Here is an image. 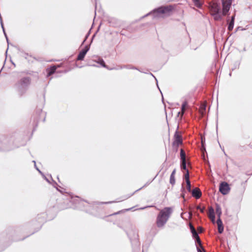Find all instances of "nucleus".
<instances>
[{
  "mask_svg": "<svg viewBox=\"0 0 252 252\" xmlns=\"http://www.w3.org/2000/svg\"><path fill=\"white\" fill-rule=\"evenodd\" d=\"M194 4L198 8H200L202 5V3L200 0H192Z\"/></svg>",
  "mask_w": 252,
  "mask_h": 252,
  "instance_id": "obj_23",
  "label": "nucleus"
},
{
  "mask_svg": "<svg viewBox=\"0 0 252 252\" xmlns=\"http://www.w3.org/2000/svg\"><path fill=\"white\" fill-rule=\"evenodd\" d=\"M194 241H195V245H196V247H197V246H199V247H201V249L203 250V251H205V249H204V248L202 247V244H201V240L200 239L199 237L194 239Z\"/></svg>",
  "mask_w": 252,
  "mask_h": 252,
  "instance_id": "obj_20",
  "label": "nucleus"
},
{
  "mask_svg": "<svg viewBox=\"0 0 252 252\" xmlns=\"http://www.w3.org/2000/svg\"><path fill=\"white\" fill-rule=\"evenodd\" d=\"M201 141H202V144H203V142H205V140H203V138H202V139H201Z\"/></svg>",
  "mask_w": 252,
  "mask_h": 252,
  "instance_id": "obj_49",
  "label": "nucleus"
},
{
  "mask_svg": "<svg viewBox=\"0 0 252 252\" xmlns=\"http://www.w3.org/2000/svg\"><path fill=\"white\" fill-rule=\"evenodd\" d=\"M57 179H58V180H59V177H57ZM60 182V181H59Z\"/></svg>",
  "mask_w": 252,
  "mask_h": 252,
  "instance_id": "obj_54",
  "label": "nucleus"
},
{
  "mask_svg": "<svg viewBox=\"0 0 252 252\" xmlns=\"http://www.w3.org/2000/svg\"><path fill=\"white\" fill-rule=\"evenodd\" d=\"M113 202L112 201H110V202H95V203L96 204H109V203H112Z\"/></svg>",
  "mask_w": 252,
  "mask_h": 252,
  "instance_id": "obj_39",
  "label": "nucleus"
},
{
  "mask_svg": "<svg viewBox=\"0 0 252 252\" xmlns=\"http://www.w3.org/2000/svg\"><path fill=\"white\" fill-rule=\"evenodd\" d=\"M189 228L192 234V237L194 240L199 237L198 233L197 232L193 225L191 224L189 225Z\"/></svg>",
  "mask_w": 252,
  "mask_h": 252,
  "instance_id": "obj_15",
  "label": "nucleus"
},
{
  "mask_svg": "<svg viewBox=\"0 0 252 252\" xmlns=\"http://www.w3.org/2000/svg\"><path fill=\"white\" fill-rule=\"evenodd\" d=\"M181 191L182 192V193L181 194V196L182 198H185L186 190H185V189L184 188L183 185H182V187Z\"/></svg>",
  "mask_w": 252,
  "mask_h": 252,
  "instance_id": "obj_32",
  "label": "nucleus"
},
{
  "mask_svg": "<svg viewBox=\"0 0 252 252\" xmlns=\"http://www.w3.org/2000/svg\"><path fill=\"white\" fill-rule=\"evenodd\" d=\"M86 203H88V204H89V202H87V201H86Z\"/></svg>",
  "mask_w": 252,
  "mask_h": 252,
  "instance_id": "obj_57",
  "label": "nucleus"
},
{
  "mask_svg": "<svg viewBox=\"0 0 252 252\" xmlns=\"http://www.w3.org/2000/svg\"><path fill=\"white\" fill-rule=\"evenodd\" d=\"M0 25H1V28H2V30H3V32H4V27H3V23H2V20H1V21H0Z\"/></svg>",
  "mask_w": 252,
  "mask_h": 252,
  "instance_id": "obj_42",
  "label": "nucleus"
},
{
  "mask_svg": "<svg viewBox=\"0 0 252 252\" xmlns=\"http://www.w3.org/2000/svg\"><path fill=\"white\" fill-rule=\"evenodd\" d=\"M230 188L229 184L226 182H222L219 187V191L223 195L227 194L230 191Z\"/></svg>",
  "mask_w": 252,
  "mask_h": 252,
  "instance_id": "obj_9",
  "label": "nucleus"
},
{
  "mask_svg": "<svg viewBox=\"0 0 252 252\" xmlns=\"http://www.w3.org/2000/svg\"><path fill=\"white\" fill-rule=\"evenodd\" d=\"M4 35H5V38L6 39L7 42V43L8 44H9V42H8V37H7V36L6 34H4Z\"/></svg>",
  "mask_w": 252,
  "mask_h": 252,
  "instance_id": "obj_47",
  "label": "nucleus"
},
{
  "mask_svg": "<svg viewBox=\"0 0 252 252\" xmlns=\"http://www.w3.org/2000/svg\"><path fill=\"white\" fill-rule=\"evenodd\" d=\"M90 49L89 45L85 46V48L82 49L79 53L77 57V60L82 61L83 60L86 54Z\"/></svg>",
  "mask_w": 252,
  "mask_h": 252,
  "instance_id": "obj_11",
  "label": "nucleus"
},
{
  "mask_svg": "<svg viewBox=\"0 0 252 252\" xmlns=\"http://www.w3.org/2000/svg\"><path fill=\"white\" fill-rule=\"evenodd\" d=\"M191 192L192 196L195 197L197 199L199 198L202 195L201 191L198 188H196L192 190H191Z\"/></svg>",
  "mask_w": 252,
  "mask_h": 252,
  "instance_id": "obj_13",
  "label": "nucleus"
},
{
  "mask_svg": "<svg viewBox=\"0 0 252 252\" xmlns=\"http://www.w3.org/2000/svg\"><path fill=\"white\" fill-rule=\"evenodd\" d=\"M85 40H86V39H84V40H83L82 44H83V43L85 42Z\"/></svg>",
  "mask_w": 252,
  "mask_h": 252,
  "instance_id": "obj_52",
  "label": "nucleus"
},
{
  "mask_svg": "<svg viewBox=\"0 0 252 252\" xmlns=\"http://www.w3.org/2000/svg\"><path fill=\"white\" fill-rule=\"evenodd\" d=\"M176 148H175V150H176V151H177L178 149L177 150V147H175Z\"/></svg>",
  "mask_w": 252,
  "mask_h": 252,
  "instance_id": "obj_53",
  "label": "nucleus"
},
{
  "mask_svg": "<svg viewBox=\"0 0 252 252\" xmlns=\"http://www.w3.org/2000/svg\"><path fill=\"white\" fill-rule=\"evenodd\" d=\"M208 211H209V217L214 216V215H215L214 209L212 207L210 206L209 207Z\"/></svg>",
  "mask_w": 252,
  "mask_h": 252,
  "instance_id": "obj_25",
  "label": "nucleus"
},
{
  "mask_svg": "<svg viewBox=\"0 0 252 252\" xmlns=\"http://www.w3.org/2000/svg\"><path fill=\"white\" fill-rule=\"evenodd\" d=\"M213 16L214 19L215 21H220L221 20V16L220 13H216L211 14Z\"/></svg>",
  "mask_w": 252,
  "mask_h": 252,
  "instance_id": "obj_21",
  "label": "nucleus"
},
{
  "mask_svg": "<svg viewBox=\"0 0 252 252\" xmlns=\"http://www.w3.org/2000/svg\"><path fill=\"white\" fill-rule=\"evenodd\" d=\"M86 203H88V204H89V202H87V201H86Z\"/></svg>",
  "mask_w": 252,
  "mask_h": 252,
  "instance_id": "obj_55",
  "label": "nucleus"
},
{
  "mask_svg": "<svg viewBox=\"0 0 252 252\" xmlns=\"http://www.w3.org/2000/svg\"><path fill=\"white\" fill-rule=\"evenodd\" d=\"M147 75V76L145 77L148 78L149 79H151L152 78H154L156 79V77L153 75V74L151 73H145Z\"/></svg>",
  "mask_w": 252,
  "mask_h": 252,
  "instance_id": "obj_34",
  "label": "nucleus"
},
{
  "mask_svg": "<svg viewBox=\"0 0 252 252\" xmlns=\"http://www.w3.org/2000/svg\"><path fill=\"white\" fill-rule=\"evenodd\" d=\"M196 209L199 210L200 212L202 213H203L206 210V207L205 206L201 207L199 205L196 206Z\"/></svg>",
  "mask_w": 252,
  "mask_h": 252,
  "instance_id": "obj_27",
  "label": "nucleus"
},
{
  "mask_svg": "<svg viewBox=\"0 0 252 252\" xmlns=\"http://www.w3.org/2000/svg\"><path fill=\"white\" fill-rule=\"evenodd\" d=\"M180 159L181 160H186V153L182 149L180 150Z\"/></svg>",
  "mask_w": 252,
  "mask_h": 252,
  "instance_id": "obj_24",
  "label": "nucleus"
},
{
  "mask_svg": "<svg viewBox=\"0 0 252 252\" xmlns=\"http://www.w3.org/2000/svg\"><path fill=\"white\" fill-rule=\"evenodd\" d=\"M175 173H176V169H174L172 171V173H171V175H173V176H175Z\"/></svg>",
  "mask_w": 252,
  "mask_h": 252,
  "instance_id": "obj_44",
  "label": "nucleus"
},
{
  "mask_svg": "<svg viewBox=\"0 0 252 252\" xmlns=\"http://www.w3.org/2000/svg\"><path fill=\"white\" fill-rule=\"evenodd\" d=\"M218 232L220 234H221L223 232L224 227L223 224L218 225Z\"/></svg>",
  "mask_w": 252,
  "mask_h": 252,
  "instance_id": "obj_28",
  "label": "nucleus"
},
{
  "mask_svg": "<svg viewBox=\"0 0 252 252\" xmlns=\"http://www.w3.org/2000/svg\"><path fill=\"white\" fill-rule=\"evenodd\" d=\"M186 183L187 185V189L188 191L191 192V183L190 181H187Z\"/></svg>",
  "mask_w": 252,
  "mask_h": 252,
  "instance_id": "obj_29",
  "label": "nucleus"
},
{
  "mask_svg": "<svg viewBox=\"0 0 252 252\" xmlns=\"http://www.w3.org/2000/svg\"><path fill=\"white\" fill-rule=\"evenodd\" d=\"M197 252H203L204 251L201 247H199V246H197L196 248Z\"/></svg>",
  "mask_w": 252,
  "mask_h": 252,
  "instance_id": "obj_40",
  "label": "nucleus"
},
{
  "mask_svg": "<svg viewBox=\"0 0 252 252\" xmlns=\"http://www.w3.org/2000/svg\"><path fill=\"white\" fill-rule=\"evenodd\" d=\"M210 11L212 14L220 13V7L217 3L214 2L210 5Z\"/></svg>",
  "mask_w": 252,
  "mask_h": 252,
  "instance_id": "obj_12",
  "label": "nucleus"
},
{
  "mask_svg": "<svg viewBox=\"0 0 252 252\" xmlns=\"http://www.w3.org/2000/svg\"><path fill=\"white\" fill-rule=\"evenodd\" d=\"M51 178V180H52V181L53 182V186L56 188V189L58 190H59V189H58V187H60V186L57 184V183L54 181L53 180V179H52L51 176H50Z\"/></svg>",
  "mask_w": 252,
  "mask_h": 252,
  "instance_id": "obj_33",
  "label": "nucleus"
},
{
  "mask_svg": "<svg viewBox=\"0 0 252 252\" xmlns=\"http://www.w3.org/2000/svg\"><path fill=\"white\" fill-rule=\"evenodd\" d=\"M206 107H207V106L205 104H203L201 105L200 107H201V109L203 113L205 112L206 109Z\"/></svg>",
  "mask_w": 252,
  "mask_h": 252,
  "instance_id": "obj_35",
  "label": "nucleus"
},
{
  "mask_svg": "<svg viewBox=\"0 0 252 252\" xmlns=\"http://www.w3.org/2000/svg\"><path fill=\"white\" fill-rule=\"evenodd\" d=\"M132 208H128V209H126V211H129L130 210H131Z\"/></svg>",
  "mask_w": 252,
  "mask_h": 252,
  "instance_id": "obj_51",
  "label": "nucleus"
},
{
  "mask_svg": "<svg viewBox=\"0 0 252 252\" xmlns=\"http://www.w3.org/2000/svg\"><path fill=\"white\" fill-rule=\"evenodd\" d=\"M232 2L230 0H222V15L225 16L228 12Z\"/></svg>",
  "mask_w": 252,
  "mask_h": 252,
  "instance_id": "obj_10",
  "label": "nucleus"
},
{
  "mask_svg": "<svg viewBox=\"0 0 252 252\" xmlns=\"http://www.w3.org/2000/svg\"><path fill=\"white\" fill-rule=\"evenodd\" d=\"M217 80H216L215 82V83H214V84H210V87L211 88V89H213L214 88V86H216V84H217Z\"/></svg>",
  "mask_w": 252,
  "mask_h": 252,
  "instance_id": "obj_41",
  "label": "nucleus"
},
{
  "mask_svg": "<svg viewBox=\"0 0 252 252\" xmlns=\"http://www.w3.org/2000/svg\"><path fill=\"white\" fill-rule=\"evenodd\" d=\"M183 178L184 180H185L186 182H187V181H189V170H187V171H185V173H184Z\"/></svg>",
  "mask_w": 252,
  "mask_h": 252,
  "instance_id": "obj_22",
  "label": "nucleus"
},
{
  "mask_svg": "<svg viewBox=\"0 0 252 252\" xmlns=\"http://www.w3.org/2000/svg\"><path fill=\"white\" fill-rule=\"evenodd\" d=\"M188 107V103L187 100L184 101L181 105V111L179 112L178 113V116H179V115H183L184 114V111L186 108Z\"/></svg>",
  "mask_w": 252,
  "mask_h": 252,
  "instance_id": "obj_16",
  "label": "nucleus"
},
{
  "mask_svg": "<svg viewBox=\"0 0 252 252\" xmlns=\"http://www.w3.org/2000/svg\"><path fill=\"white\" fill-rule=\"evenodd\" d=\"M15 140V134H12L7 136H0V152H9L19 147V145L17 144Z\"/></svg>",
  "mask_w": 252,
  "mask_h": 252,
  "instance_id": "obj_2",
  "label": "nucleus"
},
{
  "mask_svg": "<svg viewBox=\"0 0 252 252\" xmlns=\"http://www.w3.org/2000/svg\"><path fill=\"white\" fill-rule=\"evenodd\" d=\"M150 182H147L143 187H142L141 188H139V189L136 190L132 194H131V195L128 196V197H129L131 195H133L135 192H136L138 191L141 190L142 189L146 187V186L149 185L150 184Z\"/></svg>",
  "mask_w": 252,
  "mask_h": 252,
  "instance_id": "obj_30",
  "label": "nucleus"
},
{
  "mask_svg": "<svg viewBox=\"0 0 252 252\" xmlns=\"http://www.w3.org/2000/svg\"><path fill=\"white\" fill-rule=\"evenodd\" d=\"M58 67V66L56 65H52L50 68H47L46 73L47 77H49L54 74Z\"/></svg>",
  "mask_w": 252,
  "mask_h": 252,
  "instance_id": "obj_14",
  "label": "nucleus"
},
{
  "mask_svg": "<svg viewBox=\"0 0 252 252\" xmlns=\"http://www.w3.org/2000/svg\"><path fill=\"white\" fill-rule=\"evenodd\" d=\"M213 223L216 222V216L215 215L211 216L209 217Z\"/></svg>",
  "mask_w": 252,
  "mask_h": 252,
  "instance_id": "obj_38",
  "label": "nucleus"
},
{
  "mask_svg": "<svg viewBox=\"0 0 252 252\" xmlns=\"http://www.w3.org/2000/svg\"><path fill=\"white\" fill-rule=\"evenodd\" d=\"M180 166L182 170H185V171H186L187 170H188L187 167V163L186 160H181Z\"/></svg>",
  "mask_w": 252,
  "mask_h": 252,
  "instance_id": "obj_19",
  "label": "nucleus"
},
{
  "mask_svg": "<svg viewBox=\"0 0 252 252\" xmlns=\"http://www.w3.org/2000/svg\"><path fill=\"white\" fill-rule=\"evenodd\" d=\"M86 203H88V204H89V202H87V201H86Z\"/></svg>",
  "mask_w": 252,
  "mask_h": 252,
  "instance_id": "obj_56",
  "label": "nucleus"
},
{
  "mask_svg": "<svg viewBox=\"0 0 252 252\" xmlns=\"http://www.w3.org/2000/svg\"><path fill=\"white\" fill-rule=\"evenodd\" d=\"M30 84V80H20L18 82L16 86L21 95H22L26 92Z\"/></svg>",
  "mask_w": 252,
  "mask_h": 252,
  "instance_id": "obj_7",
  "label": "nucleus"
},
{
  "mask_svg": "<svg viewBox=\"0 0 252 252\" xmlns=\"http://www.w3.org/2000/svg\"><path fill=\"white\" fill-rule=\"evenodd\" d=\"M235 15H234L232 16L231 18V20L228 23V30L229 31H231L233 30L234 24V20H235Z\"/></svg>",
  "mask_w": 252,
  "mask_h": 252,
  "instance_id": "obj_17",
  "label": "nucleus"
},
{
  "mask_svg": "<svg viewBox=\"0 0 252 252\" xmlns=\"http://www.w3.org/2000/svg\"><path fill=\"white\" fill-rule=\"evenodd\" d=\"M46 215L41 213L37 215L35 220H33L20 227H9L6 234L0 236V242L6 243L8 241L24 240L37 232L41 228L42 224L46 221ZM3 249L0 250V252Z\"/></svg>",
  "mask_w": 252,
  "mask_h": 252,
  "instance_id": "obj_1",
  "label": "nucleus"
},
{
  "mask_svg": "<svg viewBox=\"0 0 252 252\" xmlns=\"http://www.w3.org/2000/svg\"><path fill=\"white\" fill-rule=\"evenodd\" d=\"M217 223L218 224V225L219 224H223V223H222V221L220 219V218H218L217 220Z\"/></svg>",
  "mask_w": 252,
  "mask_h": 252,
  "instance_id": "obj_37",
  "label": "nucleus"
},
{
  "mask_svg": "<svg viewBox=\"0 0 252 252\" xmlns=\"http://www.w3.org/2000/svg\"><path fill=\"white\" fill-rule=\"evenodd\" d=\"M179 126H178L177 129L173 136L174 141L172 143L173 147H177V150L179 146L183 143L182 137L178 131Z\"/></svg>",
  "mask_w": 252,
  "mask_h": 252,
  "instance_id": "obj_8",
  "label": "nucleus"
},
{
  "mask_svg": "<svg viewBox=\"0 0 252 252\" xmlns=\"http://www.w3.org/2000/svg\"><path fill=\"white\" fill-rule=\"evenodd\" d=\"M172 212L173 209L172 207H164L160 211L157 216L156 220V224L158 227L161 228L164 226L172 213Z\"/></svg>",
  "mask_w": 252,
  "mask_h": 252,
  "instance_id": "obj_3",
  "label": "nucleus"
},
{
  "mask_svg": "<svg viewBox=\"0 0 252 252\" xmlns=\"http://www.w3.org/2000/svg\"><path fill=\"white\" fill-rule=\"evenodd\" d=\"M156 80V82L157 86V87H158V89H159V90L160 91V93H161V91L160 90L159 88L158 85V79H156V80Z\"/></svg>",
  "mask_w": 252,
  "mask_h": 252,
  "instance_id": "obj_45",
  "label": "nucleus"
},
{
  "mask_svg": "<svg viewBox=\"0 0 252 252\" xmlns=\"http://www.w3.org/2000/svg\"><path fill=\"white\" fill-rule=\"evenodd\" d=\"M172 9L171 6H161L154 9L153 11L147 14L143 17L150 15H153L154 18L159 17L161 14H165L171 11Z\"/></svg>",
  "mask_w": 252,
  "mask_h": 252,
  "instance_id": "obj_6",
  "label": "nucleus"
},
{
  "mask_svg": "<svg viewBox=\"0 0 252 252\" xmlns=\"http://www.w3.org/2000/svg\"><path fill=\"white\" fill-rule=\"evenodd\" d=\"M43 176V177H44V178L46 180V181L48 182L49 183H50V181H49V180L47 178L45 175L43 174V175H42Z\"/></svg>",
  "mask_w": 252,
  "mask_h": 252,
  "instance_id": "obj_43",
  "label": "nucleus"
},
{
  "mask_svg": "<svg viewBox=\"0 0 252 252\" xmlns=\"http://www.w3.org/2000/svg\"><path fill=\"white\" fill-rule=\"evenodd\" d=\"M131 242L133 252H137L139 250L140 242L138 239V235L137 231L135 229H131V231H126Z\"/></svg>",
  "mask_w": 252,
  "mask_h": 252,
  "instance_id": "obj_4",
  "label": "nucleus"
},
{
  "mask_svg": "<svg viewBox=\"0 0 252 252\" xmlns=\"http://www.w3.org/2000/svg\"><path fill=\"white\" fill-rule=\"evenodd\" d=\"M33 162L34 163V167L35 169L40 173L41 175H43V173L39 170V169L36 166L35 161L34 160L33 161Z\"/></svg>",
  "mask_w": 252,
  "mask_h": 252,
  "instance_id": "obj_36",
  "label": "nucleus"
},
{
  "mask_svg": "<svg viewBox=\"0 0 252 252\" xmlns=\"http://www.w3.org/2000/svg\"><path fill=\"white\" fill-rule=\"evenodd\" d=\"M120 212L121 211H119V212H116L115 213H114L112 215L119 214L120 213Z\"/></svg>",
  "mask_w": 252,
  "mask_h": 252,
  "instance_id": "obj_48",
  "label": "nucleus"
},
{
  "mask_svg": "<svg viewBox=\"0 0 252 252\" xmlns=\"http://www.w3.org/2000/svg\"><path fill=\"white\" fill-rule=\"evenodd\" d=\"M45 113L42 111V108L37 107L32 117L33 121L32 131L35 130L38 125V123L41 120L44 122L45 121Z\"/></svg>",
  "mask_w": 252,
  "mask_h": 252,
  "instance_id": "obj_5",
  "label": "nucleus"
},
{
  "mask_svg": "<svg viewBox=\"0 0 252 252\" xmlns=\"http://www.w3.org/2000/svg\"><path fill=\"white\" fill-rule=\"evenodd\" d=\"M3 33H4V34H6L5 31H4V32H3Z\"/></svg>",
  "mask_w": 252,
  "mask_h": 252,
  "instance_id": "obj_58",
  "label": "nucleus"
},
{
  "mask_svg": "<svg viewBox=\"0 0 252 252\" xmlns=\"http://www.w3.org/2000/svg\"><path fill=\"white\" fill-rule=\"evenodd\" d=\"M170 183L172 185H174L175 184V176L170 175Z\"/></svg>",
  "mask_w": 252,
  "mask_h": 252,
  "instance_id": "obj_31",
  "label": "nucleus"
},
{
  "mask_svg": "<svg viewBox=\"0 0 252 252\" xmlns=\"http://www.w3.org/2000/svg\"><path fill=\"white\" fill-rule=\"evenodd\" d=\"M126 68H129V69H135L134 67H130V65H127L126 66Z\"/></svg>",
  "mask_w": 252,
  "mask_h": 252,
  "instance_id": "obj_46",
  "label": "nucleus"
},
{
  "mask_svg": "<svg viewBox=\"0 0 252 252\" xmlns=\"http://www.w3.org/2000/svg\"><path fill=\"white\" fill-rule=\"evenodd\" d=\"M216 212L218 218H220L221 215V209L218 204H216Z\"/></svg>",
  "mask_w": 252,
  "mask_h": 252,
  "instance_id": "obj_18",
  "label": "nucleus"
},
{
  "mask_svg": "<svg viewBox=\"0 0 252 252\" xmlns=\"http://www.w3.org/2000/svg\"><path fill=\"white\" fill-rule=\"evenodd\" d=\"M97 63H98L101 66L103 67H106L105 62L102 59L99 58L97 61Z\"/></svg>",
  "mask_w": 252,
  "mask_h": 252,
  "instance_id": "obj_26",
  "label": "nucleus"
},
{
  "mask_svg": "<svg viewBox=\"0 0 252 252\" xmlns=\"http://www.w3.org/2000/svg\"><path fill=\"white\" fill-rule=\"evenodd\" d=\"M149 207H150V206H147V207H144V208H142L141 209H145V208H146Z\"/></svg>",
  "mask_w": 252,
  "mask_h": 252,
  "instance_id": "obj_50",
  "label": "nucleus"
}]
</instances>
